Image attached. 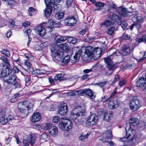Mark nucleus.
<instances>
[{"mask_svg": "<svg viewBox=\"0 0 146 146\" xmlns=\"http://www.w3.org/2000/svg\"><path fill=\"white\" fill-rule=\"evenodd\" d=\"M133 50V48L132 47H130L129 46L127 45L124 46L119 51L118 50L114 51L113 49H111L108 51V53H111L112 54L104 58L107 69L113 71L116 68L115 64L112 60V59L113 58L112 57L113 56L117 55V53H119L123 56L127 55L130 53Z\"/></svg>", "mask_w": 146, "mask_h": 146, "instance_id": "obj_1", "label": "nucleus"}, {"mask_svg": "<svg viewBox=\"0 0 146 146\" xmlns=\"http://www.w3.org/2000/svg\"><path fill=\"white\" fill-rule=\"evenodd\" d=\"M85 113L84 106L78 107L71 111L70 117L73 119H77L80 123H82L85 119Z\"/></svg>", "mask_w": 146, "mask_h": 146, "instance_id": "obj_2", "label": "nucleus"}, {"mask_svg": "<svg viewBox=\"0 0 146 146\" xmlns=\"http://www.w3.org/2000/svg\"><path fill=\"white\" fill-rule=\"evenodd\" d=\"M33 106V105L32 104L27 101L20 102L17 105L19 111L26 115V116L29 112H31L33 110L32 108Z\"/></svg>", "mask_w": 146, "mask_h": 146, "instance_id": "obj_3", "label": "nucleus"}, {"mask_svg": "<svg viewBox=\"0 0 146 146\" xmlns=\"http://www.w3.org/2000/svg\"><path fill=\"white\" fill-rule=\"evenodd\" d=\"M11 74H0V77L3 78V80L9 84H13L16 88L20 87V84L17 81L16 76Z\"/></svg>", "mask_w": 146, "mask_h": 146, "instance_id": "obj_4", "label": "nucleus"}, {"mask_svg": "<svg viewBox=\"0 0 146 146\" xmlns=\"http://www.w3.org/2000/svg\"><path fill=\"white\" fill-rule=\"evenodd\" d=\"M57 48L56 44H52L50 48L51 55L53 59L54 58L58 61H61L64 57V54L62 51L58 49H57Z\"/></svg>", "mask_w": 146, "mask_h": 146, "instance_id": "obj_5", "label": "nucleus"}, {"mask_svg": "<svg viewBox=\"0 0 146 146\" xmlns=\"http://www.w3.org/2000/svg\"><path fill=\"white\" fill-rule=\"evenodd\" d=\"M72 123L69 120H67L63 119L60 121L59 127L63 130L69 131L71 129L73 126Z\"/></svg>", "mask_w": 146, "mask_h": 146, "instance_id": "obj_6", "label": "nucleus"}, {"mask_svg": "<svg viewBox=\"0 0 146 146\" xmlns=\"http://www.w3.org/2000/svg\"><path fill=\"white\" fill-rule=\"evenodd\" d=\"M100 48H94L92 46H88L85 48V53L88 56L96 54L99 55L100 52Z\"/></svg>", "mask_w": 146, "mask_h": 146, "instance_id": "obj_7", "label": "nucleus"}, {"mask_svg": "<svg viewBox=\"0 0 146 146\" xmlns=\"http://www.w3.org/2000/svg\"><path fill=\"white\" fill-rule=\"evenodd\" d=\"M137 139L136 136L134 135L132 139L129 141L125 137L121 138L119 140L121 142H123L124 146H133L136 143Z\"/></svg>", "mask_w": 146, "mask_h": 146, "instance_id": "obj_8", "label": "nucleus"}, {"mask_svg": "<svg viewBox=\"0 0 146 146\" xmlns=\"http://www.w3.org/2000/svg\"><path fill=\"white\" fill-rule=\"evenodd\" d=\"M114 11L116 14H118L117 15H119L120 16L122 15L124 17H129V15L128 13H132L133 12V11H129L126 8L122 7L121 6L119 7L118 8L116 9Z\"/></svg>", "mask_w": 146, "mask_h": 146, "instance_id": "obj_9", "label": "nucleus"}, {"mask_svg": "<svg viewBox=\"0 0 146 146\" xmlns=\"http://www.w3.org/2000/svg\"><path fill=\"white\" fill-rule=\"evenodd\" d=\"M45 128L46 130H48V132L52 136H56L58 135V128L54 126H52L50 123L46 124Z\"/></svg>", "mask_w": 146, "mask_h": 146, "instance_id": "obj_10", "label": "nucleus"}, {"mask_svg": "<svg viewBox=\"0 0 146 146\" xmlns=\"http://www.w3.org/2000/svg\"><path fill=\"white\" fill-rule=\"evenodd\" d=\"M0 68L1 73H17L21 72V71L17 67H14L13 69L11 70L8 66H6L4 65L0 66Z\"/></svg>", "mask_w": 146, "mask_h": 146, "instance_id": "obj_11", "label": "nucleus"}, {"mask_svg": "<svg viewBox=\"0 0 146 146\" xmlns=\"http://www.w3.org/2000/svg\"><path fill=\"white\" fill-rule=\"evenodd\" d=\"M36 138V137L34 135L29 134L26 139H23V142L25 146H29V143L33 145L35 143Z\"/></svg>", "mask_w": 146, "mask_h": 146, "instance_id": "obj_12", "label": "nucleus"}, {"mask_svg": "<svg viewBox=\"0 0 146 146\" xmlns=\"http://www.w3.org/2000/svg\"><path fill=\"white\" fill-rule=\"evenodd\" d=\"M98 120V117L95 114H92L88 117L87 123L88 125L92 126L96 124Z\"/></svg>", "mask_w": 146, "mask_h": 146, "instance_id": "obj_13", "label": "nucleus"}, {"mask_svg": "<svg viewBox=\"0 0 146 146\" xmlns=\"http://www.w3.org/2000/svg\"><path fill=\"white\" fill-rule=\"evenodd\" d=\"M134 17L137 19V20L136 21L134 22L132 25L130 26V29L131 30L133 29L134 27L138 29H139L142 27L141 24L143 21L142 17L137 16H136Z\"/></svg>", "mask_w": 146, "mask_h": 146, "instance_id": "obj_14", "label": "nucleus"}, {"mask_svg": "<svg viewBox=\"0 0 146 146\" xmlns=\"http://www.w3.org/2000/svg\"><path fill=\"white\" fill-rule=\"evenodd\" d=\"M141 106L140 101L136 98H133L130 101V108L133 110H137Z\"/></svg>", "mask_w": 146, "mask_h": 146, "instance_id": "obj_15", "label": "nucleus"}, {"mask_svg": "<svg viewBox=\"0 0 146 146\" xmlns=\"http://www.w3.org/2000/svg\"><path fill=\"white\" fill-rule=\"evenodd\" d=\"M73 52H75V55L74 56V60H72V62L73 63H74L78 60L80 55V53H82V52L80 50L78 47H76L73 48Z\"/></svg>", "mask_w": 146, "mask_h": 146, "instance_id": "obj_16", "label": "nucleus"}, {"mask_svg": "<svg viewBox=\"0 0 146 146\" xmlns=\"http://www.w3.org/2000/svg\"><path fill=\"white\" fill-rule=\"evenodd\" d=\"M58 110V113L59 115H65L68 110V107L66 103H61Z\"/></svg>", "mask_w": 146, "mask_h": 146, "instance_id": "obj_17", "label": "nucleus"}, {"mask_svg": "<svg viewBox=\"0 0 146 146\" xmlns=\"http://www.w3.org/2000/svg\"><path fill=\"white\" fill-rule=\"evenodd\" d=\"M36 32L40 36L43 37L46 33V30L41 25H40L37 27L35 29Z\"/></svg>", "mask_w": 146, "mask_h": 146, "instance_id": "obj_18", "label": "nucleus"}, {"mask_svg": "<svg viewBox=\"0 0 146 146\" xmlns=\"http://www.w3.org/2000/svg\"><path fill=\"white\" fill-rule=\"evenodd\" d=\"M66 22L67 23L68 26H74L76 23L77 20L74 16H69L65 20Z\"/></svg>", "mask_w": 146, "mask_h": 146, "instance_id": "obj_19", "label": "nucleus"}, {"mask_svg": "<svg viewBox=\"0 0 146 146\" xmlns=\"http://www.w3.org/2000/svg\"><path fill=\"white\" fill-rule=\"evenodd\" d=\"M119 104L117 100H115L113 101L110 100L108 104V106L110 109L112 110L117 108Z\"/></svg>", "mask_w": 146, "mask_h": 146, "instance_id": "obj_20", "label": "nucleus"}, {"mask_svg": "<svg viewBox=\"0 0 146 146\" xmlns=\"http://www.w3.org/2000/svg\"><path fill=\"white\" fill-rule=\"evenodd\" d=\"M109 18L111 20L116 22L117 24H119L120 23L121 17L119 15H117L116 13L113 14L112 15H110Z\"/></svg>", "mask_w": 146, "mask_h": 146, "instance_id": "obj_21", "label": "nucleus"}, {"mask_svg": "<svg viewBox=\"0 0 146 146\" xmlns=\"http://www.w3.org/2000/svg\"><path fill=\"white\" fill-rule=\"evenodd\" d=\"M67 36H58L55 38V43L52 44H56V47L58 44L62 42H64L66 40Z\"/></svg>", "mask_w": 146, "mask_h": 146, "instance_id": "obj_22", "label": "nucleus"}, {"mask_svg": "<svg viewBox=\"0 0 146 146\" xmlns=\"http://www.w3.org/2000/svg\"><path fill=\"white\" fill-rule=\"evenodd\" d=\"M146 84V80L145 78L141 77L136 82L137 87L139 88L143 87Z\"/></svg>", "mask_w": 146, "mask_h": 146, "instance_id": "obj_23", "label": "nucleus"}, {"mask_svg": "<svg viewBox=\"0 0 146 146\" xmlns=\"http://www.w3.org/2000/svg\"><path fill=\"white\" fill-rule=\"evenodd\" d=\"M31 117V121L34 123L38 121L41 118L40 114L38 113H34Z\"/></svg>", "mask_w": 146, "mask_h": 146, "instance_id": "obj_24", "label": "nucleus"}, {"mask_svg": "<svg viewBox=\"0 0 146 146\" xmlns=\"http://www.w3.org/2000/svg\"><path fill=\"white\" fill-rule=\"evenodd\" d=\"M59 48L65 52H68L70 50L69 46L66 43L59 45Z\"/></svg>", "mask_w": 146, "mask_h": 146, "instance_id": "obj_25", "label": "nucleus"}, {"mask_svg": "<svg viewBox=\"0 0 146 146\" xmlns=\"http://www.w3.org/2000/svg\"><path fill=\"white\" fill-rule=\"evenodd\" d=\"M52 12V6H49L46 7L44 11V15L46 17H49L51 14Z\"/></svg>", "mask_w": 146, "mask_h": 146, "instance_id": "obj_26", "label": "nucleus"}, {"mask_svg": "<svg viewBox=\"0 0 146 146\" xmlns=\"http://www.w3.org/2000/svg\"><path fill=\"white\" fill-rule=\"evenodd\" d=\"M66 40L68 42L70 43L75 44L77 42V39L73 37L67 36Z\"/></svg>", "mask_w": 146, "mask_h": 146, "instance_id": "obj_27", "label": "nucleus"}, {"mask_svg": "<svg viewBox=\"0 0 146 146\" xmlns=\"http://www.w3.org/2000/svg\"><path fill=\"white\" fill-rule=\"evenodd\" d=\"M139 122V119L137 118H132L130 119L129 124L130 125L135 126Z\"/></svg>", "mask_w": 146, "mask_h": 146, "instance_id": "obj_28", "label": "nucleus"}, {"mask_svg": "<svg viewBox=\"0 0 146 146\" xmlns=\"http://www.w3.org/2000/svg\"><path fill=\"white\" fill-rule=\"evenodd\" d=\"M90 134V132L88 131L87 133H82L81 136L80 137V139L82 141L86 139L88 136Z\"/></svg>", "mask_w": 146, "mask_h": 146, "instance_id": "obj_29", "label": "nucleus"}, {"mask_svg": "<svg viewBox=\"0 0 146 146\" xmlns=\"http://www.w3.org/2000/svg\"><path fill=\"white\" fill-rule=\"evenodd\" d=\"M64 75H62V74H59L57 75L56 76L54 77V80L55 81L57 80L60 81L62 80H64L65 78L64 77Z\"/></svg>", "mask_w": 146, "mask_h": 146, "instance_id": "obj_30", "label": "nucleus"}, {"mask_svg": "<svg viewBox=\"0 0 146 146\" xmlns=\"http://www.w3.org/2000/svg\"><path fill=\"white\" fill-rule=\"evenodd\" d=\"M113 24V23L109 20H107L100 24L101 26H105L107 27Z\"/></svg>", "mask_w": 146, "mask_h": 146, "instance_id": "obj_31", "label": "nucleus"}, {"mask_svg": "<svg viewBox=\"0 0 146 146\" xmlns=\"http://www.w3.org/2000/svg\"><path fill=\"white\" fill-rule=\"evenodd\" d=\"M112 115V112L111 111H110L109 114L105 113L104 115V119L107 121H109L111 119Z\"/></svg>", "mask_w": 146, "mask_h": 146, "instance_id": "obj_32", "label": "nucleus"}, {"mask_svg": "<svg viewBox=\"0 0 146 146\" xmlns=\"http://www.w3.org/2000/svg\"><path fill=\"white\" fill-rule=\"evenodd\" d=\"M64 15V14L63 13H60V12H56L55 15V17L56 19L58 20H60L62 19Z\"/></svg>", "mask_w": 146, "mask_h": 146, "instance_id": "obj_33", "label": "nucleus"}, {"mask_svg": "<svg viewBox=\"0 0 146 146\" xmlns=\"http://www.w3.org/2000/svg\"><path fill=\"white\" fill-rule=\"evenodd\" d=\"M20 94H18L14 95L12 98L10 100V102L12 103H15L16 102L20 96Z\"/></svg>", "mask_w": 146, "mask_h": 146, "instance_id": "obj_34", "label": "nucleus"}, {"mask_svg": "<svg viewBox=\"0 0 146 146\" xmlns=\"http://www.w3.org/2000/svg\"><path fill=\"white\" fill-rule=\"evenodd\" d=\"M80 91V93L84 94H86L88 95L89 94V93L91 92L92 90L89 89H86L83 90H81Z\"/></svg>", "mask_w": 146, "mask_h": 146, "instance_id": "obj_35", "label": "nucleus"}, {"mask_svg": "<svg viewBox=\"0 0 146 146\" xmlns=\"http://www.w3.org/2000/svg\"><path fill=\"white\" fill-rule=\"evenodd\" d=\"M54 12L56 13V12H60L61 11V5L59 4L54 5Z\"/></svg>", "mask_w": 146, "mask_h": 146, "instance_id": "obj_36", "label": "nucleus"}, {"mask_svg": "<svg viewBox=\"0 0 146 146\" xmlns=\"http://www.w3.org/2000/svg\"><path fill=\"white\" fill-rule=\"evenodd\" d=\"M115 30V28L113 27H110L108 29L107 31V34L110 35H111L113 33Z\"/></svg>", "mask_w": 146, "mask_h": 146, "instance_id": "obj_37", "label": "nucleus"}, {"mask_svg": "<svg viewBox=\"0 0 146 146\" xmlns=\"http://www.w3.org/2000/svg\"><path fill=\"white\" fill-rule=\"evenodd\" d=\"M118 25H121V27L123 30L125 29L128 26V24L125 21H123L121 22V21L120 23Z\"/></svg>", "mask_w": 146, "mask_h": 146, "instance_id": "obj_38", "label": "nucleus"}, {"mask_svg": "<svg viewBox=\"0 0 146 146\" xmlns=\"http://www.w3.org/2000/svg\"><path fill=\"white\" fill-rule=\"evenodd\" d=\"M137 40L139 43L144 42L146 43V34L143 35L141 38H137Z\"/></svg>", "mask_w": 146, "mask_h": 146, "instance_id": "obj_39", "label": "nucleus"}, {"mask_svg": "<svg viewBox=\"0 0 146 146\" xmlns=\"http://www.w3.org/2000/svg\"><path fill=\"white\" fill-rule=\"evenodd\" d=\"M70 56L68 55L64 56V57L62 59V61H63V62L65 64L67 63L70 60Z\"/></svg>", "mask_w": 146, "mask_h": 146, "instance_id": "obj_40", "label": "nucleus"}, {"mask_svg": "<svg viewBox=\"0 0 146 146\" xmlns=\"http://www.w3.org/2000/svg\"><path fill=\"white\" fill-rule=\"evenodd\" d=\"M94 38L93 37L88 36L86 38L85 41L89 43H91L94 40Z\"/></svg>", "mask_w": 146, "mask_h": 146, "instance_id": "obj_41", "label": "nucleus"}, {"mask_svg": "<svg viewBox=\"0 0 146 146\" xmlns=\"http://www.w3.org/2000/svg\"><path fill=\"white\" fill-rule=\"evenodd\" d=\"M47 137L48 136L45 133H42L40 136V140L46 141Z\"/></svg>", "mask_w": 146, "mask_h": 146, "instance_id": "obj_42", "label": "nucleus"}, {"mask_svg": "<svg viewBox=\"0 0 146 146\" xmlns=\"http://www.w3.org/2000/svg\"><path fill=\"white\" fill-rule=\"evenodd\" d=\"M110 98V97H108L106 95H105L101 97L100 101L103 102H105L108 100Z\"/></svg>", "mask_w": 146, "mask_h": 146, "instance_id": "obj_43", "label": "nucleus"}, {"mask_svg": "<svg viewBox=\"0 0 146 146\" xmlns=\"http://www.w3.org/2000/svg\"><path fill=\"white\" fill-rule=\"evenodd\" d=\"M8 5L11 6L15 5L16 4V2L13 0H8Z\"/></svg>", "mask_w": 146, "mask_h": 146, "instance_id": "obj_44", "label": "nucleus"}, {"mask_svg": "<svg viewBox=\"0 0 146 146\" xmlns=\"http://www.w3.org/2000/svg\"><path fill=\"white\" fill-rule=\"evenodd\" d=\"M11 137L10 136L7 137L5 140V144L7 145L9 144L11 141Z\"/></svg>", "mask_w": 146, "mask_h": 146, "instance_id": "obj_45", "label": "nucleus"}, {"mask_svg": "<svg viewBox=\"0 0 146 146\" xmlns=\"http://www.w3.org/2000/svg\"><path fill=\"white\" fill-rule=\"evenodd\" d=\"M94 5L96 6L101 7L105 5L106 4L101 2H96Z\"/></svg>", "mask_w": 146, "mask_h": 146, "instance_id": "obj_46", "label": "nucleus"}, {"mask_svg": "<svg viewBox=\"0 0 146 146\" xmlns=\"http://www.w3.org/2000/svg\"><path fill=\"white\" fill-rule=\"evenodd\" d=\"M122 38L125 40H127L130 38V36L128 34H126L125 33L123 34L121 36Z\"/></svg>", "mask_w": 146, "mask_h": 146, "instance_id": "obj_47", "label": "nucleus"}, {"mask_svg": "<svg viewBox=\"0 0 146 146\" xmlns=\"http://www.w3.org/2000/svg\"><path fill=\"white\" fill-rule=\"evenodd\" d=\"M108 138L111 139L112 138V135L111 133V131L110 130L107 131L106 133Z\"/></svg>", "mask_w": 146, "mask_h": 146, "instance_id": "obj_48", "label": "nucleus"}, {"mask_svg": "<svg viewBox=\"0 0 146 146\" xmlns=\"http://www.w3.org/2000/svg\"><path fill=\"white\" fill-rule=\"evenodd\" d=\"M108 138L111 139L112 138V135L111 133V131L110 130L107 131L106 133Z\"/></svg>", "mask_w": 146, "mask_h": 146, "instance_id": "obj_49", "label": "nucleus"}, {"mask_svg": "<svg viewBox=\"0 0 146 146\" xmlns=\"http://www.w3.org/2000/svg\"><path fill=\"white\" fill-rule=\"evenodd\" d=\"M7 122V119L6 118L5 119L4 117L0 118V123L3 124H5Z\"/></svg>", "mask_w": 146, "mask_h": 146, "instance_id": "obj_50", "label": "nucleus"}, {"mask_svg": "<svg viewBox=\"0 0 146 146\" xmlns=\"http://www.w3.org/2000/svg\"><path fill=\"white\" fill-rule=\"evenodd\" d=\"M1 52L2 54H5L7 56H8L9 54V52L5 49H3L1 51Z\"/></svg>", "mask_w": 146, "mask_h": 146, "instance_id": "obj_51", "label": "nucleus"}, {"mask_svg": "<svg viewBox=\"0 0 146 146\" xmlns=\"http://www.w3.org/2000/svg\"><path fill=\"white\" fill-rule=\"evenodd\" d=\"M7 119V122L9 124H10L11 122L14 119L13 117H11V116H9L7 118H6Z\"/></svg>", "mask_w": 146, "mask_h": 146, "instance_id": "obj_52", "label": "nucleus"}, {"mask_svg": "<svg viewBox=\"0 0 146 146\" xmlns=\"http://www.w3.org/2000/svg\"><path fill=\"white\" fill-rule=\"evenodd\" d=\"M60 120V117L58 116H54L53 119V122L54 123L58 122Z\"/></svg>", "mask_w": 146, "mask_h": 146, "instance_id": "obj_53", "label": "nucleus"}, {"mask_svg": "<svg viewBox=\"0 0 146 146\" xmlns=\"http://www.w3.org/2000/svg\"><path fill=\"white\" fill-rule=\"evenodd\" d=\"M108 81H106L104 82H101L97 83V85H98L101 87H103L105 86L107 83Z\"/></svg>", "mask_w": 146, "mask_h": 146, "instance_id": "obj_54", "label": "nucleus"}, {"mask_svg": "<svg viewBox=\"0 0 146 146\" xmlns=\"http://www.w3.org/2000/svg\"><path fill=\"white\" fill-rule=\"evenodd\" d=\"M119 77L118 75H116L115 76V78L114 80L113 81L112 83L111 84V85H112L115 83L116 82H117L119 80Z\"/></svg>", "mask_w": 146, "mask_h": 146, "instance_id": "obj_55", "label": "nucleus"}, {"mask_svg": "<svg viewBox=\"0 0 146 146\" xmlns=\"http://www.w3.org/2000/svg\"><path fill=\"white\" fill-rule=\"evenodd\" d=\"M88 96L91 99H94L95 98V95H94V92L92 91L91 92L89 93V94Z\"/></svg>", "mask_w": 146, "mask_h": 146, "instance_id": "obj_56", "label": "nucleus"}, {"mask_svg": "<svg viewBox=\"0 0 146 146\" xmlns=\"http://www.w3.org/2000/svg\"><path fill=\"white\" fill-rule=\"evenodd\" d=\"M72 0H66V4L67 7H70L72 4Z\"/></svg>", "mask_w": 146, "mask_h": 146, "instance_id": "obj_57", "label": "nucleus"}, {"mask_svg": "<svg viewBox=\"0 0 146 146\" xmlns=\"http://www.w3.org/2000/svg\"><path fill=\"white\" fill-rule=\"evenodd\" d=\"M44 1L47 7L49 6H50V5H52L51 0H44Z\"/></svg>", "mask_w": 146, "mask_h": 146, "instance_id": "obj_58", "label": "nucleus"}, {"mask_svg": "<svg viewBox=\"0 0 146 146\" xmlns=\"http://www.w3.org/2000/svg\"><path fill=\"white\" fill-rule=\"evenodd\" d=\"M30 25V22L29 21H26L24 23H23L22 24L23 26L26 27L29 26Z\"/></svg>", "mask_w": 146, "mask_h": 146, "instance_id": "obj_59", "label": "nucleus"}, {"mask_svg": "<svg viewBox=\"0 0 146 146\" xmlns=\"http://www.w3.org/2000/svg\"><path fill=\"white\" fill-rule=\"evenodd\" d=\"M94 69L93 68H91L90 69H85L83 71V72L84 73H88L90 72H94L93 71V70Z\"/></svg>", "mask_w": 146, "mask_h": 146, "instance_id": "obj_60", "label": "nucleus"}, {"mask_svg": "<svg viewBox=\"0 0 146 146\" xmlns=\"http://www.w3.org/2000/svg\"><path fill=\"white\" fill-rule=\"evenodd\" d=\"M11 31L9 30L7 33H6L5 35L7 38H9L11 36Z\"/></svg>", "mask_w": 146, "mask_h": 146, "instance_id": "obj_61", "label": "nucleus"}, {"mask_svg": "<svg viewBox=\"0 0 146 146\" xmlns=\"http://www.w3.org/2000/svg\"><path fill=\"white\" fill-rule=\"evenodd\" d=\"M5 112L4 111L1 110L0 111V118L5 116Z\"/></svg>", "mask_w": 146, "mask_h": 146, "instance_id": "obj_62", "label": "nucleus"}, {"mask_svg": "<svg viewBox=\"0 0 146 146\" xmlns=\"http://www.w3.org/2000/svg\"><path fill=\"white\" fill-rule=\"evenodd\" d=\"M25 64L29 68L30 67V66L31 65V64L30 63V62L28 60H25Z\"/></svg>", "mask_w": 146, "mask_h": 146, "instance_id": "obj_63", "label": "nucleus"}, {"mask_svg": "<svg viewBox=\"0 0 146 146\" xmlns=\"http://www.w3.org/2000/svg\"><path fill=\"white\" fill-rule=\"evenodd\" d=\"M60 2V0H51L52 4H56V3H58Z\"/></svg>", "mask_w": 146, "mask_h": 146, "instance_id": "obj_64", "label": "nucleus"}]
</instances>
